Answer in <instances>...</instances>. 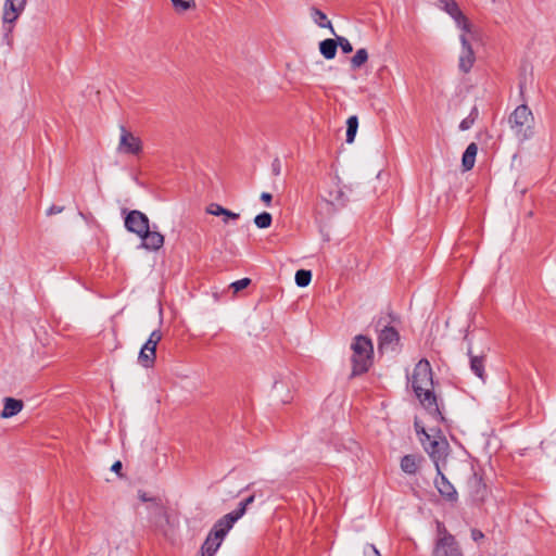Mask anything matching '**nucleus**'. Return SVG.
Returning <instances> with one entry per match:
<instances>
[{"mask_svg": "<svg viewBox=\"0 0 556 556\" xmlns=\"http://www.w3.org/2000/svg\"><path fill=\"white\" fill-rule=\"evenodd\" d=\"M410 383L424 408L437 421H445V418L440 410L437 396L433 392L432 369L430 363L426 358L420 359L416 364L410 378Z\"/></svg>", "mask_w": 556, "mask_h": 556, "instance_id": "1", "label": "nucleus"}, {"mask_svg": "<svg viewBox=\"0 0 556 556\" xmlns=\"http://www.w3.org/2000/svg\"><path fill=\"white\" fill-rule=\"evenodd\" d=\"M352 350V372L351 378L363 375L368 371L372 364L374 345L372 341L363 334L354 337L351 344Z\"/></svg>", "mask_w": 556, "mask_h": 556, "instance_id": "2", "label": "nucleus"}, {"mask_svg": "<svg viewBox=\"0 0 556 556\" xmlns=\"http://www.w3.org/2000/svg\"><path fill=\"white\" fill-rule=\"evenodd\" d=\"M508 122L515 136L520 141L528 140L533 137L534 117L531 110L526 104L517 106L510 114Z\"/></svg>", "mask_w": 556, "mask_h": 556, "instance_id": "3", "label": "nucleus"}, {"mask_svg": "<svg viewBox=\"0 0 556 556\" xmlns=\"http://www.w3.org/2000/svg\"><path fill=\"white\" fill-rule=\"evenodd\" d=\"M420 443L434 463V466L440 467V462L445 460L448 448V442L441 434V431H438L437 435L428 433L425 438H420Z\"/></svg>", "mask_w": 556, "mask_h": 556, "instance_id": "4", "label": "nucleus"}, {"mask_svg": "<svg viewBox=\"0 0 556 556\" xmlns=\"http://www.w3.org/2000/svg\"><path fill=\"white\" fill-rule=\"evenodd\" d=\"M439 532L442 534L437 543L433 551V556H463V553L455 540L444 527L439 523Z\"/></svg>", "mask_w": 556, "mask_h": 556, "instance_id": "5", "label": "nucleus"}, {"mask_svg": "<svg viewBox=\"0 0 556 556\" xmlns=\"http://www.w3.org/2000/svg\"><path fill=\"white\" fill-rule=\"evenodd\" d=\"M162 339V332L160 330H153L147 342L141 348L138 362L146 368H150L154 365L156 357V346Z\"/></svg>", "mask_w": 556, "mask_h": 556, "instance_id": "6", "label": "nucleus"}, {"mask_svg": "<svg viewBox=\"0 0 556 556\" xmlns=\"http://www.w3.org/2000/svg\"><path fill=\"white\" fill-rule=\"evenodd\" d=\"M400 345V333L392 327L384 325L378 334V350L381 353L395 352Z\"/></svg>", "mask_w": 556, "mask_h": 556, "instance_id": "7", "label": "nucleus"}, {"mask_svg": "<svg viewBox=\"0 0 556 556\" xmlns=\"http://www.w3.org/2000/svg\"><path fill=\"white\" fill-rule=\"evenodd\" d=\"M121 137L117 151L124 154L138 155L142 151V142L139 137L128 131L124 125L119 126Z\"/></svg>", "mask_w": 556, "mask_h": 556, "instance_id": "8", "label": "nucleus"}, {"mask_svg": "<svg viewBox=\"0 0 556 556\" xmlns=\"http://www.w3.org/2000/svg\"><path fill=\"white\" fill-rule=\"evenodd\" d=\"M149 227L150 222L148 216L140 211H130L125 217V228L129 232L136 233L138 237L146 233Z\"/></svg>", "mask_w": 556, "mask_h": 556, "instance_id": "9", "label": "nucleus"}, {"mask_svg": "<svg viewBox=\"0 0 556 556\" xmlns=\"http://www.w3.org/2000/svg\"><path fill=\"white\" fill-rule=\"evenodd\" d=\"M459 41L462 49L458 56V70L464 74H468L476 62V55L471 43L465 34L459 36Z\"/></svg>", "mask_w": 556, "mask_h": 556, "instance_id": "10", "label": "nucleus"}, {"mask_svg": "<svg viewBox=\"0 0 556 556\" xmlns=\"http://www.w3.org/2000/svg\"><path fill=\"white\" fill-rule=\"evenodd\" d=\"M437 477L434 479V485L440 495L447 502L455 503L458 500V494L454 485L448 481L445 475L442 472L441 467H435Z\"/></svg>", "mask_w": 556, "mask_h": 556, "instance_id": "11", "label": "nucleus"}, {"mask_svg": "<svg viewBox=\"0 0 556 556\" xmlns=\"http://www.w3.org/2000/svg\"><path fill=\"white\" fill-rule=\"evenodd\" d=\"M151 522L159 529L163 530L165 525L169 523V516L166 507L160 498L153 500L148 506Z\"/></svg>", "mask_w": 556, "mask_h": 556, "instance_id": "12", "label": "nucleus"}, {"mask_svg": "<svg viewBox=\"0 0 556 556\" xmlns=\"http://www.w3.org/2000/svg\"><path fill=\"white\" fill-rule=\"evenodd\" d=\"M291 384L290 376L276 378L273 383V396L282 404L291 402Z\"/></svg>", "mask_w": 556, "mask_h": 556, "instance_id": "13", "label": "nucleus"}, {"mask_svg": "<svg viewBox=\"0 0 556 556\" xmlns=\"http://www.w3.org/2000/svg\"><path fill=\"white\" fill-rule=\"evenodd\" d=\"M27 0H5L3 24H13L24 11Z\"/></svg>", "mask_w": 556, "mask_h": 556, "instance_id": "14", "label": "nucleus"}, {"mask_svg": "<svg viewBox=\"0 0 556 556\" xmlns=\"http://www.w3.org/2000/svg\"><path fill=\"white\" fill-rule=\"evenodd\" d=\"M156 229V226H153V230L148 228V231L146 233L140 236L141 239V248L149 250V251H157L160 250L164 244V236L159 232Z\"/></svg>", "mask_w": 556, "mask_h": 556, "instance_id": "15", "label": "nucleus"}, {"mask_svg": "<svg viewBox=\"0 0 556 556\" xmlns=\"http://www.w3.org/2000/svg\"><path fill=\"white\" fill-rule=\"evenodd\" d=\"M468 488L472 501L477 503H482L488 496L486 484L482 482L481 477L477 472H473L469 478Z\"/></svg>", "mask_w": 556, "mask_h": 556, "instance_id": "16", "label": "nucleus"}, {"mask_svg": "<svg viewBox=\"0 0 556 556\" xmlns=\"http://www.w3.org/2000/svg\"><path fill=\"white\" fill-rule=\"evenodd\" d=\"M467 355L470 358V369L471 371L482 381H485V370H484V363H485V356L483 355H475L472 352L471 343L468 342L467 348Z\"/></svg>", "mask_w": 556, "mask_h": 556, "instance_id": "17", "label": "nucleus"}, {"mask_svg": "<svg viewBox=\"0 0 556 556\" xmlns=\"http://www.w3.org/2000/svg\"><path fill=\"white\" fill-rule=\"evenodd\" d=\"M236 522V518L228 513L214 523L211 532H213L215 536L219 538V540H224Z\"/></svg>", "mask_w": 556, "mask_h": 556, "instance_id": "18", "label": "nucleus"}, {"mask_svg": "<svg viewBox=\"0 0 556 556\" xmlns=\"http://www.w3.org/2000/svg\"><path fill=\"white\" fill-rule=\"evenodd\" d=\"M323 198L329 204L337 207L344 206L348 201L344 191L340 188L339 184L337 182L327 191V193Z\"/></svg>", "mask_w": 556, "mask_h": 556, "instance_id": "19", "label": "nucleus"}, {"mask_svg": "<svg viewBox=\"0 0 556 556\" xmlns=\"http://www.w3.org/2000/svg\"><path fill=\"white\" fill-rule=\"evenodd\" d=\"M3 403V409L0 413V417L3 419L16 416L24 407L23 401L14 397H4Z\"/></svg>", "mask_w": 556, "mask_h": 556, "instance_id": "20", "label": "nucleus"}, {"mask_svg": "<svg viewBox=\"0 0 556 556\" xmlns=\"http://www.w3.org/2000/svg\"><path fill=\"white\" fill-rule=\"evenodd\" d=\"M223 541L224 540H219V538L215 536L214 533L210 531L201 546L202 556H214Z\"/></svg>", "mask_w": 556, "mask_h": 556, "instance_id": "21", "label": "nucleus"}, {"mask_svg": "<svg viewBox=\"0 0 556 556\" xmlns=\"http://www.w3.org/2000/svg\"><path fill=\"white\" fill-rule=\"evenodd\" d=\"M478 153V146L471 142L465 150L462 157V166L464 170H470L475 166L476 156Z\"/></svg>", "mask_w": 556, "mask_h": 556, "instance_id": "22", "label": "nucleus"}, {"mask_svg": "<svg viewBox=\"0 0 556 556\" xmlns=\"http://www.w3.org/2000/svg\"><path fill=\"white\" fill-rule=\"evenodd\" d=\"M421 457L408 454L401 459V469L407 475H415L418 470V465Z\"/></svg>", "mask_w": 556, "mask_h": 556, "instance_id": "23", "label": "nucleus"}, {"mask_svg": "<svg viewBox=\"0 0 556 556\" xmlns=\"http://www.w3.org/2000/svg\"><path fill=\"white\" fill-rule=\"evenodd\" d=\"M338 42L337 39H325L319 43V51L327 60H332L337 54Z\"/></svg>", "mask_w": 556, "mask_h": 556, "instance_id": "24", "label": "nucleus"}, {"mask_svg": "<svg viewBox=\"0 0 556 556\" xmlns=\"http://www.w3.org/2000/svg\"><path fill=\"white\" fill-rule=\"evenodd\" d=\"M312 20L321 28H329L330 31L336 35L331 22L327 18V15L317 8L311 9Z\"/></svg>", "mask_w": 556, "mask_h": 556, "instance_id": "25", "label": "nucleus"}, {"mask_svg": "<svg viewBox=\"0 0 556 556\" xmlns=\"http://www.w3.org/2000/svg\"><path fill=\"white\" fill-rule=\"evenodd\" d=\"M358 129V118L352 115L346 121V142L353 143Z\"/></svg>", "mask_w": 556, "mask_h": 556, "instance_id": "26", "label": "nucleus"}, {"mask_svg": "<svg viewBox=\"0 0 556 556\" xmlns=\"http://www.w3.org/2000/svg\"><path fill=\"white\" fill-rule=\"evenodd\" d=\"M368 60V52L365 48L358 49L351 59L352 68H359Z\"/></svg>", "mask_w": 556, "mask_h": 556, "instance_id": "27", "label": "nucleus"}, {"mask_svg": "<svg viewBox=\"0 0 556 556\" xmlns=\"http://www.w3.org/2000/svg\"><path fill=\"white\" fill-rule=\"evenodd\" d=\"M271 222H273V216L268 212H263V213L256 215L254 218V224L260 229H265V228L270 227Z\"/></svg>", "mask_w": 556, "mask_h": 556, "instance_id": "28", "label": "nucleus"}, {"mask_svg": "<svg viewBox=\"0 0 556 556\" xmlns=\"http://www.w3.org/2000/svg\"><path fill=\"white\" fill-rule=\"evenodd\" d=\"M312 280V271L311 270H306V269H299L296 273H295V283L299 286V287H306L309 285Z\"/></svg>", "mask_w": 556, "mask_h": 556, "instance_id": "29", "label": "nucleus"}, {"mask_svg": "<svg viewBox=\"0 0 556 556\" xmlns=\"http://www.w3.org/2000/svg\"><path fill=\"white\" fill-rule=\"evenodd\" d=\"M454 21L457 27L463 30V34L466 36L467 34H471L472 25L463 12L459 14V16H456Z\"/></svg>", "mask_w": 556, "mask_h": 556, "instance_id": "30", "label": "nucleus"}, {"mask_svg": "<svg viewBox=\"0 0 556 556\" xmlns=\"http://www.w3.org/2000/svg\"><path fill=\"white\" fill-rule=\"evenodd\" d=\"M174 9L176 12H186L190 9L195 8V1L194 0H173L172 1Z\"/></svg>", "mask_w": 556, "mask_h": 556, "instance_id": "31", "label": "nucleus"}, {"mask_svg": "<svg viewBox=\"0 0 556 556\" xmlns=\"http://www.w3.org/2000/svg\"><path fill=\"white\" fill-rule=\"evenodd\" d=\"M444 11L453 18L455 20L456 16H459V14L462 13L460 9L458 8V4L451 0V1H445V4H444Z\"/></svg>", "mask_w": 556, "mask_h": 556, "instance_id": "32", "label": "nucleus"}, {"mask_svg": "<svg viewBox=\"0 0 556 556\" xmlns=\"http://www.w3.org/2000/svg\"><path fill=\"white\" fill-rule=\"evenodd\" d=\"M337 42L343 53L349 54L353 51L351 42L345 37L337 36Z\"/></svg>", "mask_w": 556, "mask_h": 556, "instance_id": "33", "label": "nucleus"}, {"mask_svg": "<svg viewBox=\"0 0 556 556\" xmlns=\"http://www.w3.org/2000/svg\"><path fill=\"white\" fill-rule=\"evenodd\" d=\"M251 283L250 278H242L240 280H237L230 285V288L233 289V292H239L243 289H245Z\"/></svg>", "mask_w": 556, "mask_h": 556, "instance_id": "34", "label": "nucleus"}, {"mask_svg": "<svg viewBox=\"0 0 556 556\" xmlns=\"http://www.w3.org/2000/svg\"><path fill=\"white\" fill-rule=\"evenodd\" d=\"M206 212L214 216H222L225 213V207H223L222 205H219L217 203H211L206 207Z\"/></svg>", "mask_w": 556, "mask_h": 556, "instance_id": "35", "label": "nucleus"}, {"mask_svg": "<svg viewBox=\"0 0 556 556\" xmlns=\"http://www.w3.org/2000/svg\"><path fill=\"white\" fill-rule=\"evenodd\" d=\"M245 511H247V506L242 502H240L238 507L235 510L230 511L229 514L233 518H236V521H238L245 514Z\"/></svg>", "mask_w": 556, "mask_h": 556, "instance_id": "36", "label": "nucleus"}, {"mask_svg": "<svg viewBox=\"0 0 556 556\" xmlns=\"http://www.w3.org/2000/svg\"><path fill=\"white\" fill-rule=\"evenodd\" d=\"M475 122H476L475 119L467 116L460 122L459 129L463 131L468 130L469 128H471V126L475 124Z\"/></svg>", "mask_w": 556, "mask_h": 556, "instance_id": "37", "label": "nucleus"}, {"mask_svg": "<svg viewBox=\"0 0 556 556\" xmlns=\"http://www.w3.org/2000/svg\"><path fill=\"white\" fill-rule=\"evenodd\" d=\"M4 28V35L3 40L7 42L8 46H11V33H12V24H3Z\"/></svg>", "mask_w": 556, "mask_h": 556, "instance_id": "38", "label": "nucleus"}, {"mask_svg": "<svg viewBox=\"0 0 556 556\" xmlns=\"http://www.w3.org/2000/svg\"><path fill=\"white\" fill-rule=\"evenodd\" d=\"M364 556H381V555H380L379 551L374 545L367 544L364 547Z\"/></svg>", "mask_w": 556, "mask_h": 556, "instance_id": "39", "label": "nucleus"}, {"mask_svg": "<svg viewBox=\"0 0 556 556\" xmlns=\"http://www.w3.org/2000/svg\"><path fill=\"white\" fill-rule=\"evenodd\" d=\"M414 426H415V430H416V433L419 437V439L425 438L428 434L425 427L422 425H420V422L417 419L415 420Z\"/></svg>", "mask_w": 556, "mask_h": 556, "instance_id": "40", "label": "nucleus"}, {"mask_svg": "<svg viewBox=\"0 0 556 556\" xmlns=\"http://www.w3.org/2000/svg\"><path fill=\"white\" fill-rule=\"evenodd\" d=\"M271 172L275 176H279L281 173V162L276 157L271 163Z\"/></svg>", "mask_w": 556, "mask_h": 556, "instance_id": "41", "label": "nucleus"}, {"mask_svg": "<svg viewBox=\"0 0 556 556\" xmlns=\"http://www.w3.org/2000/svg\"><path fill=\"white\" fill-rule=\"evenodd\" d=\"M64 210L63 206H58V205H51L48 210H47V215L48 216H52L54 214H59V213H62Z\"/></svg>", "mask_w": 556, "mask_h": 556, "instance_id": "42", "label": "nucleus"}, {"mask_svg": "<svg viewBox=\"0 0 556 556\" xmlns=\"http://www.w3.org/2000/svg\"><path fill=\"white\" fill-rule=\"evenodd\" d=\"M138 497L144 502V503H149L151 504L153 502V500H155L156 497H149L148 494L143 491H139L138 492Z\"/></svg>", "mask_w": 556, "mask_h": 556, "instance_id": "43", "label": "nucleus"}, {"mask_svg": "<svg viewBox=\"0 0 556 556\" xmlns=\"http://www.w3.org/2000/svg\"><path fill=\"white\" fill-rule=\"evenodd\" d=\"M261 200L267 205H270V202L273 200V195L269 192H262L261 193Z\"/></svg>", "mask_w": 556, "mask_h": 556, "instance_id": "44", "label": "nucleus"}, {"mask_svg": "<svg viewBox=\"0 0 556 556\" xmlns=\"http://www.w3.org/2000/svg\"><path fill=\"white\" fill-rule=\"evenodd\" d=\"M471 538H472L473 541L477 542V541L483 539L484 534L480 530H478V529H472L471 530Z\"/></svg>", "mask_w": 556, "mask_h": 556, "instance_id": "45", "label": "nucleus"}, {"mask_svg": "<svg viewBox=\"0 0 556 556\" xmlns=\"http://www.w3.org/2000/svg\"><path fill=\"white\" fill-rule=\"evenodd\" d=\"M122 468H123L122 462L116 460V462L112 465L111 470H112L113 472H115V473L119 475V472H121Z\"/></svg>", "mask_w": 556, "mask_h": 556, "instance_id": "46", "label": "nucleus"}, {"mask_svg": "<svg viewBox=\"0 0 556 556\" xmlns=\"http://www.w3.org/2000/svg\"><path fill=\"white\" fill-rule=\"evenodd\" d=\"M223 216H226L227 218H231V219H238L239 218V214L238 213H235L232 211H229L227 208H225V213Z\"/></svg>", "mask_w": 556, "mask_h": 556, "instance_id": "47", "label": "nucleus"}, {"mask_svg": "<svg viewBox=\"0 0 556 556\" xmlns=\"http://www.w3.org/2000/svg\"><path fill=\"white\" fill-rule=\"evenodd\" d=\"M478 115H479V111H478L477 106H473L468 116L476 121L478 118Z\"/></svg>", "mask_w": 556, "mask_h": 556, "instance_id": "48", "label": "nucleus"}, {"mask_svg": "<svg viewBox=\"0 0 556 556\" xmlns=\"http://www.w3.org/2000/svg\"><path fill=\"white\" fill-rule=\"evenodd\" d=\"M254 500H255V495H250L244 501H242V503L248 507L250 504H252L254 502Z\"/></svg>", "mask_w": 556, "mask_h": 556, "instance_id": "49", "label": "nucleus"}, {"mask_svg": "<svg viewBox=\"0 0 556 556\" xmlns=\"http://www.w3.org/2000/svg\"><path fill=\"white\" fill-rule=\"evenodd\" d=\"M252 484H253V483H251V484L247 485V486L244 488V490L250 489V486H251Z\"/></svg>", "mask_w": 556, "mask_h": 556, "instance_id": "50", "label": "nucleus"}]
</instances>
